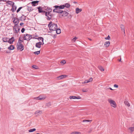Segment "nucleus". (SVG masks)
Returning <instances> with one entry per match:
<instances>
[{
  "label": "nucleus",
  "instance_id": "f257e3e1",
  "mask_svg": "<svg viewBox=\"0 0 134 134\" xmlns=\"http://www.w3.org/2000/svg\"><path fill=\"white\" fill-rule=\"evenodd\" d=\"M48 26L51 31H55L57 28V24H54L52 21L49 22L48 25Z\"/></svg>",
  "mask_w": 134,
  "mask_h": 134
},
{
  "label": "nucleus",
  "instance_id": "f03ea898",
  "mask_svg": "<svg viewBox=\"0 0 134 134\" xmlns=\"http://www.w3.org/2000/svg\"><path fill=\"white\" fill-rule=\"evenodd\" d=\"M6 4H8V5H11L12 6V8L11 9L12 12H14L16 10L17 7L15 5H14V3L12 1H8L6 2Z\"/></svg>",
  "mask_w": 134,
  "mask_h": 134
},
{
  "label": "nucleus",
  "instance_id": "7ed1b4c3",
  "mask_svg": "<svg viewBox=\"0 0 134 134\" xmlns=\"http://www.w3.org/2000/svg\"><path fill=\"white\" fill-rule=\"evenodd\" d=\"M58 6L57 5H55L53 7L54 8H54L53 10V12H55L58 13H62V10H60V9H59V7H56Z\"/></svg>",
  "mask_w": 134,
  "mask_h": 134
},
{
  "label": "nucleus",
  "instance_id": "20e7f679",
  "mask_svg": "<svg viewBox=\"0 0 134 134\" xmlns=\"http://www.w3.org/2000/svg\"><path fill=\"white\" fill-rule=\"evenodd\" d=\"M108 101L110 104L111 106L114 108H116V105L115 101L110 99H108Z\"/></svg>",
  "mask_w": 134,
  "mask_h": 134
},
{
  "label": "nucleus",
  "instance_id": "39448f33",
  "mask_svg": "<svg viewBox=\"0 0 134 134\" xmlns=\"http://www.w3.org/2000/svg\"><path fill=\"white\" fill-rule=\"evenodd\" d=\"M62 12L60 14H59L58 16L60 17L61 18L63 16H67L69 13L68 12L65 11H63L62 10Z\"/></svg>",
  "mask_w": 134,
  "mask_h": 134
},
{
  "label": "nucleus",
  "instance_id": "423d86ee",
  "mask_svg": "<svg viewBox=\"0 0 134 134\" xmlns=\"http://www.w3.org/2000/svg\"><path fill=\"white\" fill-rule=\"evenodd\" d=\"M17 49L20 50L21 51H22L24 49V46L22 44H19V45H17Z\"/></svg>",
  "mask_w": 134,
  "mask_h": 134
},
{
  "label": "nucleus",
  "instance_id": "0eeeda50",
  "mask_svg": "<svg viewBox=\"0 0 134 134\" xmlns=\"http://www.w3.org/2000/svg\"><path fill=\"white\" fill-rule=\"evenodd\" d=\"M37 9H38V12L39 13H42V14H45L46 11L44 10H42V9L40 6L37 7Z\"/></svg>",
  "mask_w": 134,
  "mask_h": 134
},
{
  "label": "nucleus",
  "instance_id": "6e6552de",
  "mask_svg": "<svg viewBox=\"0 0 134 134\" xmlns=\"http://www.w3.org/2000/svg\"><path fill=\"white\" fill-rule=\"evenodd\" d=\"M48 12H45V15H47V14H50V13L52 11V9L51 8H50L49 7H47V8L46 9H45Z\"/></svg>",
  "mask_w": 134,
  "mask_h": 134
},
{
  "label": "nucleus",
  "instance_id": "1a4fd4ad",
  "mask_svg": "<svg viewBox=\"0 0 134 134\" xmlns=\"http://www.w3.org/2000/svg\"><path fill=\"white\" fill-rule=\"evenodd\" d=\"M39 1H32L31 3L28 4L27 5H28L30 3H31L32 4V6H35L38 4Z\"/></svg>",
  "mask_w": 134,
  "mask_h": 134
},
{
  "label": "nucleus",
  "instance_id": "9d476101",
  "mask_svg": "<svg viewBox=\"0 0 134 134\" xmlns=\"http://www.w3.org/2000/svg\"><path fill=\"white\" fill-rule=\"evenodd\" d=\"M14 41V37H13L10 38L8 40V42L10 44H12L13 43V42Z\"/></svg>",
  "mask_w": 134,
  "mask_h": 134
},
{
  "label": "nucleus",
  "instance_id": "9b49d317",
  "mask_svg": "<svg viewBox=\"0 0 134 134\" xmlns=\"http://www.w3.org/2000/svg\"><path fill=\"white\" fill-rule=\"evenodd\" d=\"M47 15H45V16H46V18L48 20H51L52 18V17L53 16V14H47Z\"/></svg>",
  "mask_w": 134,
  "mask_h": 134
},
{
  "label": "nucleus",
  "instance_id": "f8f14e48",
  "mask_svg": "<svg viewBox=\"0 0 134 134\" xmlns=\"http://www.w3.org/2000/svg\"><path fill=\"white\" fill-rule=\"evenodd\" d=\"M67 76L66 75H62L57 77V78L58 80H61L66 78Z\"/></svg>",
  "mask_w": 134,
  "mask_h": 134
},
{
  "label": "nucleus",
  "instance_id": "ddd939ff",
  "mask_svg": "<svg viewBox=\"0 0 134 134\" xmlns=\"http://www.w3.org/2000/svg\"><path fill=\"white\" fill-rule=\"evenodd\" d=\"M26 16H24V15H22L21 17H19V19L21 21H25L26 20Z\"/></svg>",
  "mask_w": 134,
  "mask_h": 134
},
{
  "label": "nucleus",
  "instance_id": "4468645a",
  "mask_svg": "<svg viewBox=\"0 0 134 134\" xmlns=\"http://www.w3.org/2000/svg\"><path fill=\"white\" fill-rule=\"evenodd\" d=\"M41 42H39L36 43L35 44V46L37 48H40L41 47Z\"/></svg>",
  "mask_w": 134,
  "mask_h": 134
},
{
  "label": "nucleus",
  "instance_id": "2eb2a0df",
  "mask_svg": "<svg viewBox=\"0 0 134 134\" xmlns=\"http://www.w3.org/2000/svg\"><path fill=\"white\" fill-rule=\"evenodd\" d=\"M17 19V18H13V22L14 23L15 25H18V23L16 20Z\"/></svg>",
  "mask_w": 134,
  "mask_h": 134
},
{
  "label": "nucleus",
  "instance_id": "dca6fc26",
  "mask_svg": "<svg viewBox=\"0 0 134 134\" xmlns=\"http://www.w3.org/2000/svg\"><path fill=\"white\" fill-rule=\"evenodd\" d=\"M38 37V38L33 37V38L38 40L39 41L41 40L42 41V42H43V40H44V39L42 37Z\"/></svg>",
  "mask_w": 134,
  "mask_h": 134
},
{
  "label": "nucleus",
  "instance_id": "f3484780",
  "mask_svg": "<svg viewBox=\"0 0 134 134\" xmlns=\"http://www.w3.org/2000/svg\"><path fill=\"white\" fill-rule=\"evenodd\" d=\"M15 47L13 45H11L8 48V49L10 50H13L15 49Z\"/></svg>",
  "mask_w": 134,
  "mask_h": 134
},
{
  "label": "nucleus",
  "instance_id": "a211bd4d",
  "mask_svg": "<svg viewBox=\"0 0 134 134\" xmlns=\"http://www.w3.org/2000/svg\"><path fill=\"white\" fill-rule=\"evenodd\" d=\"M82 11V9H79L78 8H76V14H78Z\"/></svg>",
  "mask_w": 134,
  "mask_h": 134
},
{
  "label": "nucleus",
  "instance_id": "6ab92c4d",
  "mask_svg": "<svg viewBox=\"0 0 134 134\" xmlns=\"http://www.w3.org/2000/svg\"><path fill=\"white\" fill-rule=\"evenodd\" d=\"M27 9L28 11L29 12H30L33 10L31 7H29L28 6V5H27Z\"/></svg>",
  "mask_w": 134,
  "mask_h": 134
},
{
  "label": "nucleus",
  "instance_id": "aec40b11",
  "mask_svg": "<svg viewBox=\"0 0 134 134\" xmlns=\"http://www.w3.org/2000/svg\"><path fill=\"white\" fill-rule=\"evenodd\" d=\"M110 44V41H107L105 43L104 45L106 47H108L109 46Z\"/></svg>",
  "mask_w": 134,
  "mask_h": 134
},
{
  "label": "nucleus",
  "instance_id": "412c9836",
  "mask_svg": "<svg viewBox=\"0 0 134 134\" xmlns=\"http://www.w3.org/2000/svg\"><path fill=\"white\" fill-rule=\"evenodd\" d=\"M26 36H28V38H27V41H29L32 38V35L27 34H26Z\"/></svg>",
  "mask_w": 134,
  "mask_h": 134
},
{
  "label": "nucleus",
  "instance_id": "4be33fe9",
  "mask_svg": "<svg viewBox=\"0 0 134 134\" xmlns=\"http://www.w3.org/2000/svg\"><path fill=\"white\" fill-rule=\"evenodd\" d=\"M8 38L7 37H4L2 38V40L3 42H8Z\"/></svg>",
  "mask_w": 134,
  "mask_h": 134
},
{
  "label": "nucleus",
  "instance_id": "5701e85b",
  "mask_svg": "<svg viewBox=\"0 0 134 134\" xmlns=\"http://www.w3.org/2000/svg\"><path fill=\"white\" fill-rule=\"evenodd\" d=\"M56 33L57 34H60L61 32V31L60 29H56Z\"/></svg>",
  "mask_w": 134,
  "mask_h": 134
},
{
  "label": "nucleus",
  "instance_id": "b1692460",
  "mask_svg": "<svg viewBox=\"0 0 134 134\" xmlns=\"http://www.w3.org/2000/svg\"><path fill=\"white\" fill-rule=\"evenodd\" d=\"M59 7V9H60V10L61 9H63L65 8V6L64 5H62L59 6L58 5V6L56 7Z\"/></svg>",
  "mask_w": 134,
  "mask_h": 134
},
{
  "label": "nucleus",
  "instance_id": "393cba45",
  "mask_svg": "<svg viewBox=\"0 0 134 134\" xmlns=\"http://www.w3.org/2000/svg\"><path fill=\"white\" fill-rule=\"evenodd\" d=\"M120 27L122 31H123L124 33H125L124 26L122 24H121Z\"/></svg>",
  "mask_w": 134,
  "mask_h": 134
},
{
  "label": "nucleus",
  "instance_id": "a878e982",
  "mask_svg": "<svg viewBox=\"0 0 134 134\" xmlns=\"http://www.w3.org/2000/svg\"><path fill=\"white\" fill-rule=\"evenodd\" d=\"M42 113V111H37L35 112V114H37L38 115H36V116H37L39 114H41Z\"/></svg>",
  "mask_w": 134,
  "mask_h": 134
},
{
  "label": "nucleus",
  "instance_id": "bb28decb",
  "mask_svg": "<svg viewBox=\"0 0 134 134\" xmlns=\"http://www.w3.org/2000/svg\"><path fill=\"white\" fill-rule=\"evenodd\" d=\"M64 5L65 6V7L66 8H68L70 7V4L68 3H66Z\"/></svg>",
  "mask_w": 134,
  "mask_h": 134
},
{
  "label": "nucleus",
  "instance_id": "cd10ccee",
  "mask_svg": "<svg viewBox=\"0 0 134 134\" xmlns=\"http://www.w3.org/2000/svg\"><path fill=\"white\" fill-rule=\"evenodd\" d=\"M129 129L131 131V133H132L134 131V126L129 128Z\"/></svg>",
  "mask_w": 134,
  "mask_h": 134
},
{
  "label": "nucleus",
  "instance_id": "c85d7f7f",
  "mask_svg": "<svg viewBox=\"0 0 134 134\" xmlns=\"http://www.w3.org/2000/svg\"><path fill=\"white\" fill-rule=\"evenodd\" d=\"M20 38H21V37L20 36L19 37V39L18 41V42L19 43V44H21V42H23L24 41L23 40H21L20 39Z\"/></svg>",
  "mask_w": 134,
  "mask_h": 134
},
{
  "label": "nucleus",
  "instance_id": "c756f323",
  "mask_svg": "<svg viewBox=\"0 0 134 134\" xmlns=\"http://www.w3.org/2000/svg\"><path fill=\"white\" fill-rule=\"evenodd\" d=\"M36 130V129L35 128H33L32 129H30L29 130V132H32L34 131H35Z\"/></svg>",
  "mask_w": 134,
  "mask_h": 134
},
{
  "label": "nucleus",
  "instance_id": "7c9ffc66",
  "mask_svg": "<svg viewBox=\"0 0 134 134\" xmlns=\"http://www.w3.org/2000/svg\"><path fill=\"white\" fill-rule=\"evenodd\" d=\"M70 134H81V133L79 132H73Z\"/></svg>",
  "mask_w": 134,
  "mask_h": 134
},
{
  "label": "nucleus",
  "instance_id": "2f4dec72",
  "mask_svg": "<svg viewBox=\"0 0 134 134\" xmlns=\"http://www.w3.org/2000/svg\"><path fill=\"white\" fill-rule=\"evenodd\" d=\"M124 103L125 105H127L128 107H129L130 106V104L127 101H125Z\"/></svg>",
  "mask_w": 134,
  "mask_h": 134
},
{
  "label": "nucleus",
  "instance_id": "473e14b6",
  "mask_svg": "<svg viewBox=\"0 0 134 134\" xmlns=\"http://www.w3.org/2000/svg\"><path fill=\"white\" fill-rule=\"evenodd\" d=\"M16 26V25H15L13 27V30L15 33H17L18 32V30H16V29H15V27Z\"/></svg>",
  "mask_w": 134,
  "mask_h": 134
},
{
  "label": "nucleus",
  "instance_id": "72a5a7b5",
  "mask_svg": "<svg viewBox=\"0 0 134 134\" xmlns=\"http://www.w3.org/2000/svg\"><path fill=\"white\" fill-rule=\"evenodd\" d=\"M24 7V6H23V7H20L16 11V13H18L20 10L23 8Z\"/></svg>",
  "mask_w": 134,
  "mask_h": 134
},
{
  "label": "nucleus",
  "instance_id": "f704fd0d",
  "mask_svg": "<svg viewBox=\"0 0 134 134\" xmlns=\"http://www.w3.org/2000/svg\"><path fill=\"white\" fill-rule=\"evenodd\" d=\"M40 53V51H36L34 52V53L36 55H38Z\"/></svg>",
  "mask_w": 134,
  "mask_h": 134
},
{
  "label": "nucleus",
  "instance_id": "c9c22d12",
  "mask_svg": "<svg viewBox=\"0 0 134 134\" xmlns=\"http://www.w3.org/2000/svg\"><path fill=\"white\" fill-rule=\"evenodd\" d=\"M76 96H71L69 97L70 99H76Z\"/></svg>",
  "mask_w": 134,
  "mask_h": 134
},
{
  "label": "nucleus",
  "instance_id": "e433bc0d",
  "mask_svg": "<svg viewBox=\"0 0 134 134\" xmlns=\"http://www.w3.org/2000/svg\"><path fill=\"white\" fill-rule=\"evenodd\" d=\"M32 67L33 68L35 69H37L38 68V67L35 65H33L32 66Z\"/></svg>",
  "mask_w": 134,
  "mask_h": 134
},
{
  "label": "nucleus",
  "instance_id": "4c0bfd02",
  "mask_svg": "<svg viewBox=\"0 0 134 134\" xmlns=\"http://www.w3.org/2000/svg\"><path fill=\"white\" fill-rule=\"evenodd\" d=\"M23 36L24 40L27 41V38L26 37V36H27L26 34H24L23 35Z\"/></svg>",
  "mask_w": 134,
  "mask_h": 134
},
{
  "label": "nucleus",
  "instance_id": "58836bf2",
  "mask_svg": "<svg viewBox=\"0 0 134 134\" xmlns=\"http://www.w3.org/2000/svg\"><path fill=\"white\" fill-rule=\"evenodd\" d=\"M99 69L101 71H104V69L103 68V67L102 66H100L99 67Z\"/></svg>",
  "mask_w": 134,
  "mask_h": 134
},
{
  "label": "nucleus",
  "instance_id": "ea45409f",
  "mask_svg": "<svg viewBox=\"0 0 134 134\" xmlns=\"http://www.w3.org/2000/svg\"><path fill=\"white\" fill-rule=\"evenodd\" d=\"M93 80V78L92 77H91L89 80H87V82H90L92 81Z\"/></svg>",
  "mask_w": 134,
  "mask_h": 134
},
{
  "label": "nucleus",
  "instance_id": "a19ab883",
  "mask_svg": "<svg viewBox=\"0 0 134 134\" xmlns=\"http://www.w3.org/2000/svg\"><path fill=\"white\" fill-rule=\"evenodd\" d=\"M105 40H109L110 39V37L109 36V35L107 37H105Z\"/></svg>",
  "mask_w": 134,
  "mask_h": 134
},
{
  "label": "nucleus",
  "instance_id": "79ce46f5",
  "mask_svg": "<svg viewBox=\"0 0 134 134\" xmlns=\"http://www.w3.org/2000/svg\"><path fill=\"white\" fill-rule=\"evenodd\" d=\"M25 30V28H23L21 30V32L22 33H24V32Z\"/></svg>",
  "mask_w": 134,
  "mask_h": 134
},
{
  "label": "nucleus",
  "instance_id": "37998d69",
  "mask_svg": "<svg viewBox=\"0 0 134 134\" xmlns=\"http://www.w3.org/2000/svg\"><path fill=\"white\" fill-rule=\"evenodd\" d=\"M90 121L88 120H83V122H89Z\"/></svg>",
  "mask_w": 134,
  "mask_h": 134
},
{
  "label": "nucleus",
  "instance_id": "c03bdc74",
  "mask_svg": "<svg viewBox=\"0 0 134 134\" xmlns=\"http://www.w3.org/2000/svg\"><path fill=\"white\" fill-rule=\"evenodd\" d=\"M46 105L48 107L50 106L51 105V103L50 102H49L46 103Z\"/></svg>",
  "mask_w": 134,
  "mask_h": 134
},
{
  "label": "nucleus",
  "instance_id": "a18cd8bd",
  "mask_svg": "<svg viewBox=\"0 0 134 134\" xmlns=\"http://www.w3.org/2000/svg\"><path fill=\"white\" fill-rule=\"evenodd\" d=\"M77 38V37H76L74 38H73L72 40V41H74V42L76 40V39Z\"/></svg>",
  "mask_w": 134,
  "mask_h": 134
},
{
  "label": "nucleus",
  "instance_id": "49530a36",
  "mask_svg": "<svg viewBox=\"0 0 134 134\" xmlns=\"http://www.w3.org/2000/svg\"><path fill=\"white\" fill-rule=\"evenodd\" d=\"M114 87H115L118 88V85L115 84L114 85Z\"/></svg>",
  "mask_w": 134,
  "mask_h": 134
},
{
  "label": "nucleus",
  "instance_id": "de8ad7c7",
  "mask_svg": "<svg viewBox=\"0 0 134 134\" xmlns=\"http://www.w3.org/2000/svg\"><path fill=\"white\" fill-rule=\"evenodd\" d=\"M66 63L65 61V60H62L61 62V63L65 64Z\"/></svg>",
  "mask_w": 134,
  "mask_h": 134
},
{
  "label": "nucleus",
  "instance_id": "09e8293b",
  "mask_svg": "<svg viewBox=\"0 0 134 134\" xmlns=\"http://www.w3.org/2000/svg\"><path fill=\"white\" fill-rule=\"evenodd\" d=\"M39 96L37 97H35L34 98V99H36V100H39Z\"/></svg>",
  "mask_w": 134,
  "mask_h": 134
},
{
  "label": "nucleus",
  "instance_id": "8fccbe9b",
  "mask_svg": "<svg viewBox=\"0 0 134 134\" xmlns=\"http://www.w3.org/2000/svg\"><path fill=\"white\" fill-rule=\"evenodd\" d=\"M87 80H86L84 82H83L82 83V84H84V83H88V82H87Z\"/></svg>",
  "mask_w": 134,
  "mask_h": 134
},
{
  "label": "nucleus",
  "instance_id": "3c124183",
  "mask_svg": "<svg viewBox=\"0 0 134 134\" xmlns=\"http://www.w3.org/2000/svg\"><path fill=\"white\" fill-rule=\"evenodd\" d=\"M81 98V97L80 96H76V99H79Z\"/></svg>",
  "mask_w": 134,
  "mask_h": 134
},
{
  "label": "nucleus",
  "instance_id": "603ef678",
  "mask_svg": "<svg viewBox=\"0 0 134 134\" xmlns=\"http://www.w3.org/2000/svg\"><path fill=\"white\" fill-rule=\"evenodd\" d=\"M18 29L17 30L18 32V31L19 32V31H20V27L18 26Z\"/></svg>",
  "mask_w": 134,
  "mask_h": 134
},
{
  "label": "nucleus",
  "instance_id": "864d4df0",
  "mask_svg": "<svg viewBox=\"0 0 134 134\" xmlns=\"http://www.w3.org/2000/svg\"><path fill=\"white\" fill-rule=\"evenodd\" d=\"M43 99V98H42V97H40V96H39V100H42Z\"/></svg>",
  "mask_w": 134,
  "mask_h": 134
},
{
  "label": "nucleus",
  "instance_id": "5fc2aeb1",
  "mask_svg": "<svg viewBox=\"0 0 134 134\" xmlns=\"http://www.w3.org/2000/svg\"><path fill=\"white\" fill-rule=\"evenodd\" d=\"M82 91L83 92H87V91L86 90L83 89L82 90Z\"/></svg>",
  "mask_w": 134,
  "mask_h": 134
},
{
  "label": "nucleus",
  "instance_id": "6e6d98bb",
  "mask_svg": "<svg viewBox=\"0 0 134 134\" xmlns=\"http://www.w3.org/2000/svg\"><path fill=\"white\" fill-rule=\"evenodd\" d=\"M16 20H17V22L18 24L19 22V20H20L19 19L17 18V19Z\"/></svg>",
  "mask_w": 134,
  "mask_h": 134
},
{
  "label": "nucleus",
  "instance_id": "4d7b16f0",
  "mask_svg": "<svg viewBox=\"0 0 134 134\" xmlns=\"http://www.w3.org/2000/svg\"><path fill=\"white\" fill-rule=\"evenodd\" d=\"M23 24H24V23H20V25L21 26L22 25H23Z\"/></svg>",
  "mask_w": 134,
  "mask_h": 134
},
{
  "label": "nucleus",
  "instance_id": "13d9d810",
  "mask_svg": "<svg viewBox=\"0 0 134 134\" xmlns=\"http://www.w3.org/2000/svg\"><path fill=\"white\" fill-rule=\"evenodd\" d=\"M16 27H15V29H18V25H16Z\"/></svg>",
  "mask_w": 134,
  "mask_h": 134
},
{
  "label": "nucleus",
  "instance_id": "bf43d9fd",
  "mask_svg": "<svg viewBox=\"0 0 134 134\" xmlns=\"http://www.w3.org/2000/svg\"><path fill=\"white\" fill-rule=\"evenodd\" d=\"M11 70H12V71H14V69H13V68H11Z\"/></svg>",
  "mask_w": 134,
  "mask_h": 134
},
{
  "label": "nucleus",
  "instance_id": "052dcab7",
  "mask_svg": "<svg viewBox=\"0 0 134 134\" xmlns=\"http://www.w3.org/2000/svg\"><path fill=\"white\" fill-rule=\"evenodd\" d=\"M44 44V42H43H43H41V45H43Z\"/></svg>",
  "mask_w": 134,
  "mask_h": 134
},
{
  "label": "nucleus",
  "instance_id": "680f3d73",
  "mask_svg": "<svg viewBox=\"0 0 134 134\" xmlns=\"http://www.w3.org/2000/svg\"><path fill=\"white\" fill-rule=\"evenodd\" d=\"M109 89L111 90H113L112 89V88H111L110 87Z\"/></svg>",
  "mask_w": 134,
  "mask_h": 134
},
{
  "label": "nucleus",
  "instance_id": "e2e57ef3",
  "mask_svg": "<svg viewBox=\"0 0 134 134\" xmlns=\"http://www.w3.org/2000/svg\"><path fill=\"white\" fill-rule=\"evenodd\" d=\"M56 36V34L54 35V37H55Z\"/></svg>",
  "mask_w": 134,
  "mask_h": 134
},
{
  "label": "nucleus",
  "instance_id": "0e129e2a",
  "mask_svg": "<svg viewBox=\"0 0 134 134\" xmlns=\"http://www.w3.org/2000/svg\"><path fill=\"white\" fill-rule=\"evenodd\" d=\"M121 58H120V59H119V62H121Z\"/></svg>",
  "mask_w": 134,
  "mask_h": 134
},
{
  "label": "nucleus",
  "instance_id": "69168bd1",
  "mask_svg": "<svg viewBox=\"0 0 134 134\" xmlns=\"http://www.w3.org/2000/svg\"><path fill=\"white\" fill-rule=\"evenodd\" d=\"M91 131H92L91 130L90 131H89L88 132L89 133H90L91 132Z\"/></svg>",
  "mask_w": 134,
  "mask_h": 134
},
{
  "label": "nucleus",
  "instance_id": "338daca9",
  "mask_svg": "<svg viewBox=\"0 0 134 134\" xmlns=\"http://www.w3.org/2000/svg\"><path fill=\"white\" fill-rule=\"evenodd\" d=\"M6 52L7 53H9V52H8L7 51Z\"/></svg>",
  "mask_w": 134,
  "mask_h": 134
},
{
  "label": "nucleus",
  "instance_id": "774afa93",
  "mask_svg": "<svg viewBox=\"0 0 134 134\" xmlns=\"http://www.w3.org/2000/svg\"><path fill=\"white\" fill-rule=\"evenodd\" d=\"M74 3H77V2H74Z\"/></svg>",
  "mask_w": 134,
  "mask_h": 134
}]
</instances>
